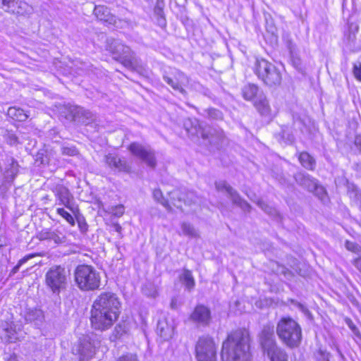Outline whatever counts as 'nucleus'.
Segmentation results:
<instances>
[{"instance_id":"obj_1","label":"nucleus","mask_w":361,"mask_h":361,"mask_svg":"<svg viewBox=\"0 0 361 361\" xmlns=\"http://www.w3.org/2000/svg\"><path fill=\"white\" fill-rule=\"evenodd\" d=\"M250 336L246 329H238L228 334L223 342L222 361H250Z\"/></svg>"},{"instance_id":"obj_2","label":"nucleus","mask_w":361,"mask_h":361,"mask_svg":"<svg viewBox=\"0 0 361 361\" xmlns=\"http://www.w3.org/2000/svg\"><path fill=\"white\" fill-rule=\"evenodd\" d=\"M276 333L281 342L288 348H296L302 342V328L290 317H283L279 320Z\"/></svg>"},{"instance_id":"obj_3","label":"nucleus","mask_w":361,"mask_h":361,"mask_svg":"<svg viewBox=\"0 0 361 361\" xmlns=\"http://www.w3.org/2000/svg\"><path fill=\"white\" fill-rule=\"evenodd\" d=\"M106 49L113 55L114 59L119 61L126 68L137 71L141 68L140 61L135 57L134 52L121 41L107 39Z\"/></svg>"},{"instance_id":"obj_4","label":"nucleus","mask_w":361,"mask_h":361,"mask_svg":"<svg viewBox=\"0 0 361 361\" xmlns=\"http://www.w3.org/2000/svg\"><path fill=\"white\" fill-rule=\"evenodd\" d=\"M253 71L257 78L269 87H276L281 84L282 74L272 63L264 59H256Z\"/></svg>"},{"instance_id":"obj_5","label":"nucleus","mask_w":361,"mask_h":361,"mask_svg":"<svg viewBox=\"0 0 361 361\" xmlns=\"http://www.w3.org/2000/svg\"><path fill=\"white\" fill-rule=\"evenodd\" d=\"M74 278L76 285L82 290H94L100 286V274L90 265H78L75 269Z\"/></svg>"},{"instance_id":"obj_6","label":"nucleus","mask_w":361,"mask_h":361,"mask_svg":"<svg viewBox=\"0 0 361 361\" xmlns=\"http://www.w3.org/2000/svg\"><path fill=\"white\" fill-rule=\"evenodd\" d=\"M45 284L53 294L57 295L66 290L68 276L65 268L59 265L50 267L45 274Z\"/></svg>"},{"instance_id":"obj_7","label":"nucleus","mask_w":361,"mask_h":361,"mask_svg":"<svg viewBox=\"0 0 361 361\" xmlns=\"http://www.w3.org/2000/svg\"><path fill=\"white\" fill-rule=\"evenodd\" d=\"M118 317L117 314L102 310L94 306L91 309V325L96 330L105 331L109 329Z\"/></svg>"},{"instance_id":"obj_8","label":"nucleus","mask_w":361,"mask_h":361,"mask_svg":"<svg viewBox=\"0 0 361 361\" xmlns=\"http://www.w3.org/2000/svg\"><path fill=\"white\" fill-rule=\"evenodd\" d=\"M197 361H216V346L213 339L209 336L199 338L195 346Z\"/></svg>"},{"instance_id":"obj_9","label":"nucleus","mask_w":361,"mask_h":361,"mask_svg":"<svg viewBox=\"0 0 361 361\" xmlns=\"http://www.w3.org/2000/svg\"><path fill=\"white\" fill-rule=\"evenodd\" d=\"M92 306L118 316L120 313L121 302L115 293L104 292L97 298Z\"/></svg>"},{"instance_id":"obj_10","label":"nucleus","mask_w":361,"mask_h":361,"mask_svg":"<svg viewBox=\"0 0 361 361\" xmlns=\"http://www.w3.org/2000/svg\"><path fill=\"white\" fill-rule=\"evenodd\" d=\"M96 343L89 336H82L72 348L73 353L80 361L91 359L96 352Z\"/></svg>"},{"instance_id":"obj_11","label":"nucleus","mask_w":361,"mask_h":361,"mask_svg":"<svg viewBox=\"0 0 361 361\" xmlns=\"http://www.w3.org/2000/svg\"><path fill=\"white\" fill-rule=\"evenodd\" d=\"M128 149L134 156L141 159L148 166L152 169L156 167L157 159L155 153L150 147L135 142L131 143Z\"/></svg>"},{"instance_id":"obj_12","label":"nucleus","mask_w":361,"mask_h":361,"mask_svg":"<svg viewBox=\"0 0 361 361\" xmlns=\"http://www.w3.org/2000/svg\"><path fill=\"white\" fill-rule=\"evenodd\" d=\"M204 144L213 149H219L226 141L223 130L204 126L200 136Z\"/></svg>"},{"instance_id":"obj_13","label":"nucleus","mask_w":361,"mask_h":361,"mask_svg":"<svg viewBox=\"0 0 361 361\" xmlns=\"http://www.w3.org/2000/svg\"><path fill=\"white\" fill-rule=\"evenodd\" d=\"M163 80L166 82L174 91L180 93L184 97L188 95V92L185 87L189 83V78L180 70H175L173 77L164 74Z\"/></svg>"},{"instance_id":"obj_14","label":"nucleus","mask_w":361,"mask_h":361,"mask_svg":"<svg viewBox=\"0 0 361 361\" xmlns=\"http://www.w3.org/2000/svg\"><path fill=\"white\" fill-rule=\"evenodd\" d=\"M215 188L219 192H226L233 204L240 207L245 212H250L251 206L244 200L239 193L224 180L215 182Z\"/></svg>"},{"instance_id":"obj_15","label":"nucleus","mask_w":361,"mask_h":361,"mask_svg":"<svg viewBox=\"0 0 361 361\" xmlns=\"http://www.w3.org/2000/svg\"><path fill=\"white\" fill-rule=\"evenodd\" d=\"M259 344L264 353L273 350L277 345L274 336V326L269 324L263 326L259 335Z\"/></svg>"},{"instance_id":"obj_16","label":"nucleus","mask_w":361,"mask_h":361,"mask_svg":"<svg viewBox=\"0 0 361 361\" xmlns=\"http://www.w3.org/2000/svg\"><path fill=\"white\" fill-rule=\"evenodd\" d=\"M8 164L5 168L2 184L0 190L5 192L10 188L19 172L18 163L12 157L8 159Z\"/></svg>"},{"instance_id":"obj_17","label":"nucleus","mask_w":361,"mask_h":361,"mask_svg":"<svg viewBox=\"0 0 361 361\" xmlns=\"http://www.w3.org/2000/svg\"><path fill=\"white\" fill-rule=\"evenodd\" d=\"M53 192L59 200V205H63L72 212L75 213L78 210L74 207V197L69 190L63 185H56L53 189Z\"/></svg>"},{"instance_id":"obj_18","label":"nucleus","mask_w":361,"mask_h":361,"mask_svg":"<svg viewBox=\"0 0 361 361\" xmlns=\"http://www.w3.org/2000/svg\"><path fill=\"white\" fill-rule=\"evenodd\" d=\"M66 118L71 121L87 124L94 120V116L90 111L78 106H70Z\"/></svg>"},{"instance_id":"obj_19","label":"nucleus","mask_w":361,"mask_h":361,"mask_svg":"<svg viewBox=\"0 0 361 361\" xmlns=\"http://www.w3.org/2000/svg\"><path fill=\"white\" fill-rule=\"evenodd\" d=\"M189 319L198 326H208L212 319L211 311L207 307L198 305L190 314Z\"/></svg>"},{"instance_id":"obj_20","label":"nucleus","mask_w":361,"mask_h":361,"mask_svg":"<svg viewBox=\"0 0 361 361\" xmlns=\"http://www.w3.org/2000/svg\"><path fill=\"white\" fill-rule=\"evenodd\" d=\"M298 184L311 192L317 190L324 192V188L318 184V181L307 173L298 172L294 175Z\"/></svg>"},{"instance_id":"obj_21","label":"nucleus","mask_w":361,"mask_h":361,"mask_svg":"<svg viewBox=\"0 0 361 361\" xmlns=\"http://www.w3.org/2000/svg\"><path fill=\"white\" fill-rule=\"evenodd\" d=\"M37 238L39 240H52L56 244H62L66 241V234L59 228H44L37 233Z\"/></svg>"},{"instance_id":"obj_22","label":"nucleus","mask_w":361,"mask_h":361,"mask_svg":"<svg viewBox=\"0 0 361 361\" xmlns=\"http://www.w3.org/2000/svg\"><path fill=\"white\" fill-rule=\"evenodd\" d=\"M3 333L1 338L7 343H14L19 339L20 334V326L14 322H4L2 324Z\"/></svg>"},{"instance_id":"obj_23","label":"nucleus","mask_w":361,"mask_h":361,"mask_svg":"<svg viewBox=\"0 0 361 361\" xmlns=\"http://www.w3.org/2000/svg\"><path fill=\"white\" fill-rule=\"evenodd\" d=\"M157 333L164 341L171 338L174 333L173 321L165 317L160 318L157 322Z\"/></svg>"},{"instance_id":"obj_24","label":"nucleus","mask_w":361,"mask_h":361,"mask_svg":"<svg viewBox=\"0 0 361 361\" xmlns=\"http://www.w3.org/2000/svg\"><path fill=\"white\" fill-rule=\"evenodd\" d=\"M104 161L111 169H117L118 171L130 172V166L126 161L120 159L113 154H108L104 157Z\"/></svg>"},{"instance_id":"obj_25","label":"nucleus","mask_w":361,"mask_h":361,"mask_svg":"<svg viewBox=\"0 0 361 361\" xmlns=\"http://www.w3.org/2000/svg\"><path fill=\"white\" fill-rule=\"evenodd\" d=\"M94 15L97 20L103 21L110 25L116 23V19L109 8L104 5L95 6L94 8Z\"/></svg>"},{"instance_id":"obj_26","label":"nucleus","mask_w":361,"mask_h":361,"mask_svg":"<svg viewBox=\"0 0 361 361\" xmlns=\"http://www.w3.org/2000/svg\"><path fill=\"white\" fill-rule=\"evenodd\" d=\"M254 105L261 115L269 117L272 116L269 102L263 93L259 94Z\"/></svg>"},{"instance_id":"obj_27","label":"nucleus","mask_w":361,"mask_h":361,"mask_svg":"<svg viewBox=\"0 0 361 361\" xmlns=\"http://www.w3.org/2000/svg\"><path fill=\"white\" fill-rule=\"evenodd\" d=\"M183 126L187 133L192 136L200 137L202 130L204 128V126L200 123L199 121L191 118L185 120Z\"/></svg>"},{"instance_id":"obj_28","label":"nucleus","mask_w":361,"mask_h":361,"mask_svg":"<svg viewBox=\"0 0 361 361\" xmlns=\"http://www.w3.org/2000/svg\"><path fill=\"white\" fill-rule=\"evenodd\" d=\"M32 12V7L27 3L22 0H16L10 13L19 16H26L30 15Z\"/></svg>"},{"instance_id":"obj_29","label":"nucleus","mask_w":361,"mask_h":361,"mask_svg":"<svg viewBox=\"0 0 361 361\" xmlns=\"http://www.w3.org/2000/svg\"><path fill=\"white\" fill-rule=\"evenodd\" d=\"M44 319V313L39 309L30 310L25 315V320L27 322L34 323L37 326L42 324Z\"/></svg>"},{"instance_id":"obj_30","label":"nucleus","mask_w":361,"mask_h":361,"mask_svg":"<svg viewBox=\"0 0 361 361\" xmlns=\"http://www.w3.org/2000/svg\"><path fill=\"white\" fill-rule=\"evenodd\" d=\"M259 87L257 85L249 83L245 85L242 89L243 97L247 101L252 100L255 97H258Z\"/></svg>"},{"instance_id":"obj_31","label":"nucleus","mask_w":361,"mask_h":361,"mask_svg":"<svg viewBox=\"0 0 361 361\" xmlns=\"http://www.w3.org/2000/svg\"><path fill=\"white\" fill-rule=\"evenodd\" d=\"M266 353L271 361H288L287 353L279 346H276L273 350L267 351Z\"/></svg>"},{"instance_id":"obj_32","label":"nucleus","mask_w":361,"mask_h":361,"mask_svg":"<svg viewBox=\"0 0 361 361\" xmlns=\"http://www.w3.org/2000/svg\"><path fill=\"white\" fill-rule=\"evenodd\" d=\"M7 115L12 119L20 122L25 121L28 118V115L23 109L16 106L8 108Z\"/></svg>"},{"instance_id":"obj_33","label":"nucleus","mask_w":361,"mask_h":361,"mask_svg":"<svg viewBox=\"0 0 361 361\" xmlns=\"http://www.w3.org/2000/svg\"><path fill=\"white\" fill-rule=\"evenodd\" d=\"M299 161L303 167L308 170H313L315 166V160L306 152L300 153Z\"/></svg>"},{"instance_id":"obj_34","label":"nucleus","mask_w":361,"mask_h":361,"mask_svg":"<svg viewBox=\"0 0 361 361\" xmlns=\"http://www.w3.org/2000/svg\"><path fill=\"white\" fill-rule=\"evenodd\" d=\"M180 280L189 290L195 286V280L192 272L188 269H184L183 274L180 276Z\"/></svg>"},{"instance_id":"obj_35","label":"nucleus","mask_w":361,"mask_h":361,"mask_svg":"<svg viewBox=\"0 0 361 361\" xmlns=\"http://www.w3.org/2000/svg\"><path fill=\"white\" fill-rule=\"evenodd\" d=\"M181 229L183 233L192 238H197L200 237L198 231L190 223L183 222L181 224Z\"/></svg>"},{"instance_id":"obj_36","label":"nucleus","mask_w":361,"mask_h":361,"mask_svg":"<svg viewBox=\"0 0 361 361\" xmlns=\"http://www.w3.org/2000/svg\"><path fill=\"white\" fill-rule=\"evenodd\" d=\"M171 203L177 208H182L183 194L179 190H174L169 193Z\"/></svg>"},{"instance_id":"obj_37","label":"nucleus","mask_w":361,"mask_h":361,"mask_svg":"<svg viewBox=\"0 0 361 361\" xmlns=\"http://www.w3.org/2000/svg\"><path fill=\"white\" fill-rule=\"evenodd\" d=\"M153 197L155 199V200L161 204L166 209H171V207L169 204L168 200H165V198L163 196L162 192L159 189H155L153 191Z\"/></svg>"},{"instance_id":"obj_38","label":"nucleus","mask_w":361,"mask_h":361,"mask_svg":"<svg viewBox=\"0 0 361 361\" xmlns=\"http://www.w3.org/2000/svg\"><path fill=\"white\" fill-rule=\"evenodd\" d=\"M204 113L209 118L213 120H222L224 118L222 112L214 108L204 109Z\"/></svg>"},{"instance_id":"obj_39","label":"nucleus","mask_w":361,"mask_h":361,"mask_svg":"<svg viewBox=\"0 0 361 361\" xmlns=\"http://www.w3.org/2000/svg\"><path fill=\"white\" fill-rule=\"evenodd\" d=\"M154 13L157 17V23L159 26L164 27L166 25V20L164 18V8H159V6H154Z\"/></svg>"},{"instance_id":"obj_40","label":"nucleus","mask_w":361,"mask_h":361,"mask_svg":"<svg viewBox=\"0 0 361 361\" xmlns=\"http://www.w3.org/2000/svg\"><path fill=\"white\" fill-rule=\"evenodd\" d=\"M56 212L59 215L62 216L64 219L66 220L71 226H74L75 222L73 217L69 214L67 211H66L63 208H58L56 209Z\"/></svg>"},{"instance_id":"obj_41","label":"nucleus","mask_w":361,"mask_h":361,"mask_svg":"<svg viewBox=\"0 0 361 361\" xmlns=\"http://www.w3.org/2000/svg\"><path fill=\"white\" fill-rule=\"evenodd\" d=\"M15 1L16 0H0V8L6 12L10 13Z\"/></svg>"},{"instance_id":"obj_42","label":"nucleus","mask_w":361,"mask_h":361,"mask_svg":"<svg viewBox=\"0 0 361 361\" xmlns=\"http://www.w3.org/2000/svg\"><path fill=\"white\" fill-rule=\"evenodd\" d=\"M110 213L116 217H121L125 212V207L123 204H118L116 206L111 207L110 209Z\"/></svg>"},{"instance_id":"obj_43","label":"nucleus","mask_w":361,"mask_h":361,"mask_svg":"<svg viewBox=\"0 0 361 361\" xmlns=\"http://www.w3.org/2000/svg\"><path fill=\"white\" fill-rule=\"evenodd\" d=\"M61 153L67 156H75L78 154V150L74 146H63Z\"/></svg>"},{"instance_id":"obj_44","label":"nucleus","mask_w":361,"mask_h":361,"mask_svg":"<svg viewBox=\"0 0 361 361\" xmlns=\"http://www.w3.org/2000/svg\"><path fill=\"white\" fill-rule=\"evenodd\" d=\"M252 201H254L257 206H259L262 210H264L267 214H272L273 213V208L269 206L266 202H264L261 199H257L256 201L251 199Z\"/></svg>"},{"instance_id":"obj_45","label":"nucleus","mask_w":361,"mask_h":361,"mask_svg":"<svg viewBox=\"0 0 361 361\" xmlns=\"http://www.w3.org/2000/svg\"><path fill=\"white\" fill-rule=\"evenodd\" d=\"M186 199L183 197V201H184L185 204L188 205H190L197 202V197L193 192H188L186 195Z\"/></svg>"},{"instance_id":"obj_46","label":"nucleus","mask_w":361,"mask_h":361,"mask_svg":"<svg viewBox=\"0 0 361 361\" xmlns=\"http://www.w3.org/2000/svg\"><path fill=\"white\" fill-rule=\"evenodd\" d=\"M127 331H128V329L124 323L118 324L115 327V331L116 333V336H118V337H120L122 335H123L124 334H126L127 332Z\"/></svg>"},{"instance_id":"obj_47","label":"nucleus","mask_w":361,"mask_h":361,"mask_svg":"<svg viewBox=\"0 0 361 361\" xmlns=\"http://www.w3.org/2000/svg\"><path fill=\"white\" fill-rule=\"evenodd\" d=\"M77 221H78V225L80 231L82 233H85L88 229V225L86 223V221H85V219H81V218H78Z\"/></svg>"},{"instance_id":"obj_48","label":"nucleus","mask_w":361,"mask_h":361,"mask_svg":"<svg viewBox=\"0 0 361 361\" xmlns=\"http://www.w3.org/2000/svg\"><path fill=\"white\" fill-rule=\"evenodd\" d=\"M353 74L355 78L361 82V63L354 64Z\"/></svg>"},{"instance_id":"obj_49","label":"nucleus","mask_w":361,"mask_h":361,"mask_svg":"<svg viewBox=\"0 0 361 361\" xmlns=\"http://www.w3.org/2000/svg\"><path fill=\"white\" fill-rule=\"evenodd\" d=\"M345 247L353 252H357L360 250V246L357 243L348 240L345 243Z\"/></svg>"},{"instance_id":"obj_50","label":"nucleus","mask_w":361,"mask_h":361,"mask_svg":"<svg viewBox=\"0 0 361 361\" xmlns=\"http://www.w3.org/2000/svg\"><path fill=\"white\" fill-rule=\"evenodd\" d=\"M284 267V266L281 265L277 262L272 263V271L278 275H281Z\"/></svg>"},{"instance_id":"obj_51","label":"nucleus","mask_w":361,"mask_h":361,"mask_svg":"<svg viewBox=\"0 0 361 361\" xmlns=\"http://www.w3.org/2000/svg\"><path fill=\"white\" fill-rule=\"evenodd\" d=\"M117 361H138V360L136 355L128 354L119 357Z\"/></svg>"},{"instance_id":"obj_52","label":"nucleus","mask_w":361,"mask_h":361,"mask_svg":"<svg viewBox=\"0 0 361 361\" xmlns=\"http://www.w3.org/2000/svg\"><path fill=\"white\" fill-rule=\"evenodd\" d=\"M290 302L292 304H293L294 305L297 306L302 312H304L305 314H309L310 312L309 310H307V308L303 305L302 304L295 301V300H290Z\"/></svg>"},{"instance_id":"obj_53","label":"nucleus","mask_w":361,"mask_h":361,"mask_svg":"<svg viewBox=\"0 0 361 361\" xmlns=\"http://www.w3.org/2000/svg\"><path fill=\"white\" fill-rule=\"evenodd\" d=\"M347 324L349 326V328L353 331V332L357 336H360V332L357 329V328L356 327V326L353 323V322L350 319H348L347 321Z\"/></svg>"},{"instance_id":"obj_54","label":"nucleus","mask_w":361,"mask_h":361,"mask_svg":"<svg viewBox=\"0 0 361 361\" xmlns=\"http://www.w3.org/2000/svg\"><path fill=\"white\" fill-rule=\"evenodd\" d=\"M180 306V303L176 298H173L170 302V307L173 310H177Z\"/></svg>"},{"instance_id":"obj_55","label":"nucleus","mask_w":361,"mask_h":361,"mask_svg":"<svg viewBox=\"0 0 361 361\" xmlns=\"http://www.w3.org/2000/svg\"><path fill=\"white\" fill-rule=\"evenodd\" d=\"M281 275H283L287 279H290L293 276V274L292 273V271H290L286 267H284V269L283 270V273L281 274Z\"/></svg>"},{"instance_id":"obj_56","label":"nucleus","mask_w":361,"mask_h":361,"mask_svg":"<svg viewBox=\"0 0 361 361\" xmlns=\"http://www.w3.org/2000/svg\"><path fill=\"white\" fill-rule=\"evenodd\" d=\"M30 257H26V258L25 257V258H23V259H21L18 262V264H17L16 267H13V270H12V272H13V274H14V273H16V272L18 271V269H19L20 267V266H21L24 262H25L27 260V259H28V258H30Z\"/></svg>"},{"instance_id":"obj_57","label":"nucleus","mask_w":361,"mask_h":361,"mask_svg":"<svg viewBox=\"0 0 361 361\" xmlns=\"http://www.w3.org/2000/svg\"><path fill=\"white\" fill-rule=\"evenodd\" d=\"M8 141L11 145L16 144L18 142V137L14 134L8 133Z\"/></svg>"},{"instance_id":"obj_58","label":"nucleus","mask_w":361,"mask_h":361,"mask_svg":"<svg viewBox=\"0 0 361 361\" xmlns=\"http://www.w3.org/2000/svg\"><path fill=\"white\" fill-rule=\"evenodd\" d=\"M142 290H143V292H144V293H145V295H148V296H150V297H153V298H154V297H156V296H157V290H156L155 289H153V290H152V291H150V292H147V288L145 287V288H144L142 289Z\"/></svg>"},{"instance_id":"obj_59","label":"nucleus","mask_w":361,"mask_h":361,"mask_svg":"<svg viewBox=\"0 0 361 361\" xmlns=\"http://www.w3.org/2000/svg\"><path fill=\"white\" fill-rule=\"evenodd\" d=\"M4 359L5 361H18V356L16 354L7 355Z\"/></svg>"},{"instance_id":"obj_60","label":"nucleus","mask_w":361,"mask_h":361,"mask_svg":"<svg viewBox=\"0 0 361 361\" xmlns=\"http://www.w3.org/2000/svg\"><path fill=\"white\" fill-rule=\"evenodd\" d=\"M321 357L319 361H329V353L320 351Z\"/></svg>"},{"instance_id":"obj_61","label":"nucleus","mask_w":361,"mask_h":361,"mask_svg":"<svg viewBox=\"0 0 361 361\" xmlns=\"http://www.w3.org/2000/svg\"><path fill=\"white\" fill-rule=\"evenodd\" d=\"M354 266L361 272V257H358L353 261Z\"/></svg>"},{"instance_id":"obj_62","label":"nucleus","mask_w":361,"mask_h":361,"mask_svg":"<svg viewBox=\"0 0 361 361\" xmlns=\"http://www.w3.org/2000/svg\"><path fill=\"white\" fill-rule=\"evenodd\" d=\"M113 227L114 228V230L118 232L121 233L122 231V227L117 223L113 224Z\"/></svg>"},{"instance_id":"obj_63","label":"nucleus","mask_w":361,"mask_h":361,"mask_svg":"<svg viewBox=\"0 0 361 361\" xmlns=\"http://www.w3.org/2000/svg\"><path fill=\"white\" fill-rule=\"evenodd\" d=\"M165 4L164 0H157V3L155 6H159V8H163L164 7Z\"/></svg>"}]
</instances>
